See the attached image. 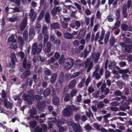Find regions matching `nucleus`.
Segmentation results:
<instances>
[{
	"instance_id": "obj_1",
	"label": "nucleus",
	"mask_w": 132,
	"mask_h": 132,
	"mask_svg": "<svg viewBox=\"0 0 132 132\" xmlns=\"http://www.w3.org/2000/svg\"><path fill=\"white\" fill-rule=\"evenodd\" d=\"M59 62L60 64H63L64 68L67 69L71 68L73 63V61L70 58L64 59L63 55H61V57L59 59Z\"/></svg>"
},
{
	"instance_id": "obj_2",
	"label": "nucleus",
	"mask_w": 132,
	"mask_h": 132,
	"mask_svg": "<svg viewBox=\"0 0 132 132\" xmlns=\"http://www.w3.org/2000/svg\"><path fill=\"white\" fill-rule=\"evenodd\" d=\"M68 126L69 127L71 126L75 132H81L82 130L81 127L79 124H76L72 120L70 119L66 122Z\"/></svg>"
},
{
	"instance_id": "obj_3",
	"label": "nucleus",
	"mask_w": 132,
	"mask_h": 132,
	"mask_svg": "<svg viewBox=\"0 0 132 132\" xmlns=\"http://www.w3.org/2000/svg\"><path fill=\"white\" fill-rule=\"evenodd\" d=\"M73 109L74 110H77L79 109V108H76L75 106H72L68 105L65 108L63 112L64 115L66 116H70L72 114Z\"/></svg>"
},
{
	"instance_id": "obj_4",
	"label": "nucleus",
	"mask_w": 132,
	"mask_h": 132,
	"mask_svg": "<svg viewBox=\"0 0 132 132\" xmlns=\"http://www.w3.org/2000/svg\"><path fill=\"white\" fill-rule=\"evenodd\" d=\"M32 91L30 90L28 92V93L29 95H26L24 94L22 96V98L25 101H27L28 102L29 104H32V102L34 101V97L32 96Z\"/></svg>"
},
{
	"instance_id": "obj_5",
	"label": "nucleus",
	"mask_w": 132,
	"mask_h": 132,
	"mask_svg": "<svg viewBox=\"0 0 132 132\" xmlns=\"http://www.w3.org/2000/svg\"><path fill=\"white\" fill-rule=\"evenodd\" d=\"M32 48V53L33 54L35 55L36 53L38 54L42 50V46L40 44L37 46V43H35L33 44Z\"/></svg>"
},
{
	"instance_id": "obj_6",
	"label": "nucleus",
	"mask_w": 132,
	"mask_h": 132,
	"mask_svg": "<svg viewBox=\"0 0 132 132\" xmlns=\"http://www.w3.org/2000/svg\"><path fill=\"white\" fill-rule=\"evenodd\" d=\"M31 65L29 64H25V60L24 61L23 63V67L24 68H25L28 70L26 71L24 73H23L21 75V77L22 78H24L29 76L30 74V72L28 70L30 68Z\"/></svg>"
},
{
	"instance_id": "obj_7",
	"label": "nucleus",
	"mask_w": 132,
	"mask_h": 132,
	"mask_svg": "<svg viewBox=\"0 0 132 132\" xmlns=\"http://www.w3.org/2000/svg\"><path fill=\"white\" fill-rule=\"evenodd\" d=\"M65 122L64 119H62L61 120H59L57 125L59 127H60L59 130V131L60 132H64V131L67 130V128L66 127H60V125L64 124Z\"/></svg>"
},
{
	"instance_id": "obj_8",
	"label": "nucleus",
	"mask_w": 132,
	"mask_h": 132,
	"mask_svg": "<svg viewBox=\"0 0 132 132\" xmlns=\"http://www.w3.org/2000/svg\"><path fill=\"white\" fill-rule=\"evenodd\" d=\"M11 61L12 63V64H10L9 65H7L8 67L10 66L12 68H13L15 67V63L17 61L16 59L15 56V54L13 53L12 52H11Z\"/></svg>"
},
{
	"instance_id": "obj_9",
	"label": "nucleus",
	"mask_w": 132,
	"mask_h": 132,
	"mask_svg": "<svg viewBox=\"0 0 132 132\" xmlns=\"http://www.w3.org/2000/svg\"><path fill=\"white\" fill-rule=\"evenodd\" d=\"M100 55L99 52L95 53L92 55V59L94 63H97L99 59Z\"/></svg>"
},
{
	"instance_id": "obj_10",
	"label": "nucleus",
	"mask_w": 132,
	"mask_h": 132,
	"mask_svg": "<svg viewBox=\"0 0 132 132\" xmlns=\"http://www.w3.org/2000/svg\"><path fill=\"white\" fill-rule=\"evenodd\" d=\"M90 58L87 59L85 63V67L87 68V71L88 72L89 71L93 66V62L90 61Z\"/></svg>"
},
{
	"instance_id": "obj_11",
	"label": "nucleus",
	"mask_w": 132,
	"mask_h": 132,
	"mask_svg": "<svg viewBox=\"0 0 132 132\" xmlns=\"http://www.w3.org/2000/svg\"><path fill=\"white\" fill-rule=\"evenodd\" d=\"M64 73L63 72H61L60 74L58 81L56 84V86L57 87L61 86L63 82V81Z\"/></svg>"
},
{
	"instance_id": "obj_12",
	"label": "nucleus",
	"mask_w": 132,
	"mask_h": 132,
	"mask_svg": "<svg viewBox=\"0 0 132 132\" xmlns=\"http://www.w3.org/2000/svg\"><path fill=\"white\" fill-rule=\"evenodd\" d=\"M37 14L34 12V10L32 9L30 10L29 16L31 18V21L33 22L36 19Z\"/></svg>"
},
{
	"instance_id": "obj_13",
	"label": "nucleus",
	"mask_w": 132,
	"mask_h": 132,
	"mask_svg": "<svg viewBox=\"0 0 132 132\" xmlns=\"http://www.w3.org/2000/svg\"><path fill=\"white\" fill-rule=\"evenodd\" d=\"M4 102V104L6 108L7 109H11L12 108L13 104L7 101V98H5V100H3Z\"/></svg>"
},
{
	"instance_id": "obj_14",
	"label": "nucleus",
	"mask_w": 132,
	"mask_h": 132,
	"mask_svg": "<svg viewBox=\"0 0 132 132\" xmlns=\"http://www.w3.org/2000/svg\"><path fill=\"white\" fill-rule=\"evenodd\" d=\"M45 102L43 101L42 102H38L37 103L38 109L40 110H42L45 106Z\"/></svg>"
},
{
	"instance_id": "obj_15",
	"label": "nucleus",
	"mask_w": 132,
	"mask_h": 132,
	"mask_svg": "<svg viewBox=\"0 0 132 132\" xmlns=\"http://www.w3.org/2000/svg\"><path fill=\"white\" fill-rule=\"evenodd\" d=\"M105 31L104 29H102L101 31V33L99 38V39L98 40V42L99 44L102 45L103 44V43L102 42H101L103 39L104 36L105 35Z\"/></svg>"
},
{
	"instance_id": "obj_16",
	"label": "nucleus",
	"mask_w": 132,
	"mask_h": 132,
	"mask_svg": "<svg viewBox=\"0 0 132 132\" xmlns=\"http://www.w3.org/2000/svg\"><path fill=\"white\" fill-rule=\"evenodd\" d=\"M27 21V18L25 17L23 20L20 26V28L21 30H23L25 28L26 26Z\"/></svg>"
},
{
	"instance_id": "obj_17",
	"label": "nucleus",
	"mask_w": 132,
	"mask_h": 132,
	"mask_svg": "<svg viewBox=\"0 0 132 132\" xmlns=\"http://www.w3.org/2000/svg\"><path fill=\"white\" fill-rule=\"evenodd\" d=\"M121 28L124 31L128 30L129 31H132V27L130 26L128 27L127 25L125 24H122L121 26Z\"/></svg>"
},
{
	"instance_id": "obj_18",
	"label": "nucleus",
	"mask_w": 132,
	"mask_h": 132,
	"mask_svg": "<svg viewBox=\"0 0 132 132\" xmlns=\"http://www.w3.org/2000/svg\"><path fill=\"white\" fill-rule=\"evenodd\" d=\"M53 102L54 105H58L59 102V100L58 97L56 96H53Z\"/></svg>"
},
{
	"instance_id": "obj_19",
	"label": "nucleus",
	"mask_w": 132,
	"mask_h": 132,
	"mask_svg": "<svg viewBox=\"0 0 132 132\" xmlns=\"http://www.w3.org/2000/svg\"><path fill=\"white\" fill-rule=\"evenodd\" d=\"M28 113H30V116L31 117H34V115L37 114V112L36 111V109L33 108L31 110H30L29 111Z\"/></svg>"
},
{
	"instance_id": "obj_20",
	"label": "nucleus",
	"mask_w": 132,
	"mask_h": 132,
	"mask_svg": "<svg viewBox=\"0 0 132 132\" xmlns=\"http://www.w3.org/2000/svg\"><path fill=\"white\" fill-rule=\"evenodd\" d=\"M51 45L50 42H48L46 44V47L45 49V51L47 52H49L51 50Z\"/></svg>"
},
{
	"instance_id": "obj_21",
	"label": "nucleus",
	"mask_w": 132,
	"mask_h": 132,
	"mask_svg": "<svg viewBox=\"0 0 132 132\" xmlns=\"http://www.w3.org/2000/svg\"><path fill=\"white\" fill-rule=\"evenodd\" d=\"M85 32V30L84 29L81 30L78 35V38H81L83 37L84 36Z\"/></svg>"
},
{
	"instance_id": "obj_22",
	"label": "nucleus",
	"mask_w": 132,
	"mask_h": 132,
	"mask_svg": "<svg viewBox=\"0 0 132 132\" xmlns=\"http://www.w3.org/2000/svg\"><path fill=\"white\" fill-rule=\"evenodd\" d=\"M16 41V39L15 38L14 36L13 35H12L10 36L9 37L8 39V41L9 43H15Z\"/></svg>"
},
{
	"instance_id": "obj_23",
	"label": "nucleus",
	"mask_w": 132,
	"mask_h": 132,
	"mask_svg": "<svg viewBox=\"0 0 132 132\" xmlns=\"http://www.w3.org/2000/svg\"><path fill=\"white\" fill-rule=\"evenodd\" d=\"M57 76V75L55 73H53L52 75L51 79V83H54L56 81Z\"/></svg>"
},
{
	"instance_id": "obj_24",
	"label": "nucleus",
	"mask_w": 132,
	"mask_h": 132,
	"mask_svg": "<svg viewBox=\"0 0 132 132\" xmlns=\"http://www.w3.org/2000/svg\"><path fill=\"white\" fill-rule=\"evenodd\" d=\"M50 16L48 12H46L45 15V20L46 22L49 23L50 20Z\"/></svg>"
},
{
	"instance_id": "obj_25",
	"label": "nucleus",
	"mask_w": 132,
	"mask_h": 132,
	"mask_svg": "<svg viewBox=\"0 0 132 132\" xmlns=\"http://www.w3.org/2000/svg\"><path fill=\"white\" fill-rule=\"evenodd\" d=\"M64 37L68 39H70L73 37V36L71 34L68 32H65L64 34Z\"/></svg>"
},
{
	"instance_id": "obj_26",
	"label": "nucleus",
	"mask_w": 132,
	"mask_h": 132,
	"mask_svg": "<svg viewBox=\"0 0 132 132\" xmlns=\"http://www.w3.org/2000/svg\"><path fill=\"white\" fill-rule=\"evenodd\" d=\"M132 46L130 45H127L126 47L125 50L127 52L130 53L131 52Z\"/></svg>"
},
{
	"instance_id": "obj_27",
	"label": "nucleus",
	"mask_w": 132,
	"mask_h": 132,
	"mask_svg": "<svg viewBox=\"0 0 132 132\" xmlns=\"http://www.w3.org/2000/svg\"><path fill=\"white\" fill-rule=\"evenodd\" d=\"M110 35L109 31H108L106 34L104 38V43L105 44H106L108 41L109 36Z\"/></svg>"
},
{
	"instance_id": "obj_28",
	"label": "nucleus",
	"mask_w": 132,
	"mask_h": 132,
	"mask_svg": "<svg viewBox=\"0 0 132 132\" xmlns=\"http://www.w3.org/2000/svg\"><path fill=\"white\" fill-rule=\"evenodd\" d=\"M51 120L52 121H49V127L48 128H50L51 127H52L51 123H52L53 122L56 123L57 121L56 119L52 118H51Z\"/></svg>"
},
{
	"instance_id": "obj_29",
	"label": "nucleus",
	"mask_w": 132,
	"mask_h": 132,
	"mask_svg": "<svg viewBox=\"0 0 132 132\" xmlns=\"http://www.w3.org/2000/svg\"><path fill=\"white\" fill-rule=\"evenodd\" d=\"M76 80L75 79H73L70 82L69 87L70 88H72L73 87L75 86L76 85Z\"/></svg>"
},
{
	"instance_id": "obj_30",
	"label": "nucleus",
	"mask_w": 132,
	"mask_h": 132,
	"mask_svg": "<svg viewBox=\"0 0 132 132\" xmlns=\"http://www.w3.org/2000/svg\"><path fill=\"white\" fill-rule=\"evenodd\" d=\"M35 32L32 29H30L29 31V36L31 38H32L35 36Z\"/></svg>"
},
{
	"instance_id": "obj_31",
	"label": "nucleus",
	"mask_w": 132,
	"mask_h": 132,
	"mask_svg": "<svg viewBox=\"0 0 132 132\" xmlns=\"http://www.w3.org/2000/svg\"><path fill=\"white\" fill-rule=\"evenodd\" d=\"M59 27V25L57 23H53L51 26V27L53 29H58Z\"/></svg>"
},
{
	"instance_id": "obj_32",
	"label": "nucleus",
	"mask_w": 132,
	"mask_h": 132,
	"mask_svg": "<svg viewBox=\"0 0 132 132\" xmlns=\"http://www.w3.org/2000/svg\"><path fill=\"white\" fill-rule=\"evenodd\" d=\"M93 76L94 77H95L96 79H98L100 78V76L98 73L97 70H96L93 72Z\"/></svg>"
},
{
	"instance_id": "obj_33",
	"label": "nucleus",
	"mask_w": 132,
	"mask_h": 132,
	"mask_svg": "<svg viewBox=\"0 0 132 132\" xmlns=\"http://www.w3.org/2000/svg\"><path fill=\"white\" fill-rule=\"evenodd\" d=\"M116 39L115 38L113 37H112L110 39V45L112 46L114 44Z\"/></svg>"
},
{
	"instance_id": "obj_34",
	"label": "nucleus",
	"mask_w": 132,
	"mask_h": 132,
	"mask_svg": "<svg viewBox=\"0 0 132 132\" xmlns=\"http://www.w3.org/2000/svg\"><path fill=\"white\" fill-rule=\"evenodd\" d=\"M84 48V46L80 45L79 47L78 48L76 49L75 50V52L77 53H79L80 52V51L82 50Z\"/></svg>"
},
{
	"instance_id": "obj_35",
	"label": "nucleus",
	"mask_w": 132,
	"mask_h": 132,
	"mask_svg": "<svg viewBox=\"0 0 132 132\" xmlns=\"http://www.w3.org/2000/svg\"><path fill=\"white\" fill-rule=\"evenodd\" d=\"M50 90L48 88H47L43 93L44 96H47L50 94Z\"/></svg>"
},
{
	"instance_id": "obj_36",
	"label": "nucleus",
	"mask_w": 132,
	"mask_h": 132,
	"mask_svg": "<svg viewBox=\"0 0 132 132\" xmlns=\"http://www.w3.org/2000/svg\"><path fill=\"white\" fill-rule=\"evenodd\" d=\"M44 73L46 75H50L52 74V72L50 69L46 68L45 70Z\"/></svg>"
},
{
	"instance_id": "obj_37",
	"label": "nucleus",
	"mask_w": 132,
	"mask_h": 132,
	"mask_svg": "<svg viewBox=\"0 0 132 132\" xmlns=\"http://www.w3.org/2000/svg\"><path fill=\"white\" fill-rule=\"evenodd\" d=\"M120 21H119L117 20L116 21L114 25V26L113 28V30L117 28L118 27H119L120 24Z\"/></svg>"
},
{
	"instance_id": "obj_38",
	"label": "nucleus",
	"mask_w": 132,
	"mask_h": 132,
	"mask_svg": "<svg viewBox=\"0 0 132 132\" xmlns=\"http://www.w3.org/2000/svg\"><path fill=\"white\" fill-rule=\"evenodd\" d=\"M43 33L44 34H48L47 28V27L45 26H44L43 28Z\"/></svg>"
},
{
	"instance_id": "obj_39",
	"label": "nucleus",
	"mask_w": 132,
	"mask_h": 132,
	"mask_svg": "<svg viewBox=\"0 0 132 132\" xmlns=\"http://www.w3.org/2000/svg\"><path fill=\"white\" fill-rule=\"evenodd\" d=\"M75 63L76 65V67L78 69L79 68L81 65V61L79 60H76L75 62Z\"/></svg>"
},
{
	"instance_id": "obj_40",
	"label": "nucleus",
	"mask_w": 132,
	"mask_h": 132,
	"mask_svg": "<svg viewBox=\"0 0 132 132\" xmlns=\"http://www.w3.org/2000/svg\"><path fill=\"white\" fill-rule=\"evenodd\" d=\"M44 14V12L43 11H41L40 12L39 15L37 19L38 20L40 21L43 18Z\"/></svg>"
},
{
	"instance_id": "obj_41",
	"label": "nucleus",
	"mask_w": 132,
	"mask_h": 132,
	"mask_svg": "<svg viewBox=\"0 0 132 132\" xmlns=\"http://www.w3.org/2000/svg\"><path fill=\"white\" fill-rule=\"evenodd\" d=\"M124 42L126 43H130L131 42V40L127 37H124L123 39Z\"/></svg>"
},
{
	"instance_id": "obj_42",
	"label": "nucleus",
	"mask_w": 132,
	"mask_h": 132,
	"mask_svg": "<svg viewBox=\"0 0 132 132\" xmlns=\"http://www.w3.org/2000/svg\"><path fill=\"white\" fill-rule=\"evenodd\" d=\"M80 72L79 71L74 73L71 76V77L72 78H74L78 76L80 74Z\"/></svg>"
},
{
	"instance_id": "obj_43",
	"label": "nucleus",
	"mask_w": 132,
	"mask_h": 132,
	"mask_svg": "<svg viewBox=\"0 0 132 132\" xmlns=\"http://www.w3.org/2000/svg\"><path fill=\"white\" fill-rule=\"evenodd\" d=\"M121 103L122 105L124 106L128 105L130 104V103L129 102L128 100H123L122 102Z\"/></svg>"
},
{
	"instance_id": "obj_44",
	"label": "nucleus",
	"mask_w": 132,
	"mask_h": 132,
	"mask_svg": "<svg viewBox=\"0 0 132 132\" xmlns=\"http://www.w3.org/2000/svg\"><path fill=\"white\" fill-rule=\"evenodd\" d=\"M116 64V63L114 61H113L112 62H110L109 65V67L110 68L112 69V68H114Z\"/></svg>"
},
{
	"instance_id": "obj_45",
	"label": "nucleus",
	"mask_w": 132,
	"mask_h": 132,
	"mask_svg": "<svg viewBox=\"0 0 132 132\" xmlns=\"http://www.w3.org/2000/svg\"><path fill=\"white\" fill-rule=\"evenodd\" d=\"M93 126L95 128H96L99 131L100 129V127H101V126L100 125L97 123H95L93 124Z\"/></svg>"
},
{
	"instance_id": "obj_46",
	"label": "nucleus",
	"mask_w": 132,
	"mask_h": 132,
	"mask_svg": "<svg viewBox=\"0 0 132 132\" xmlns=\"http://www.w3.org/2000/svg\"><path fill=\"white\" fill-rule=\"evenodd\" d=\"M119 72L120 73H126L129 72V70L128 69L125 70H119Z\"/></svg>"
},
{
	"instance_id": "obj_47",
	"label": "nucleus",
	"mask_w": 132,
	"mask_h": 132,
	"mask_svg": "<svg viewBox=\"0 0 132 132\" xmlns=\"http://www.w3.org/2000/svg\"><path fill=\"white\" fill-rule=\"evenodd\" d=\"M86 115L89 118H90V117H92L93 116V114L91 111L89 109L88 110V111L86 112Z\"/></svg>"
},
{
	"instance_id": "obj_48",
	"label": "nucleus",
	"mask_w": 132,
	"mask_h": 132,
	"mask_svg": "<svg viewBox=\"0 0 132 132\" xmlns=\"http://www.w3.org/2000/svg\"><path fill=\"white\" fill-rule=\"evenodd\" d=\"M6 93L5 92L4 90H3L2 91V96L3 99V100H5V98H7L6 97Z\"/></svg>"
},
{
	"instance_id": "obj_49",
	"label": "nucleus",
	"mask_w": 132,
	"mask_h": 132,
	"mask_svg": "<svg viewBox=\"0 0 132 132\" xmlns=\"http://www.w3.org/2000/svg\"><path fill=\"white\" fill-rule=\"evenodd\" d=\"M18 41L20 45H23L24 44V41L22 37L19 36L18 38Z\"/></svg>"
},
{
	"instance_id": "obj_50",
	"label": "nucleus",
	"mask_w": 132,
	"mask_h": 132,
	"mask_svg": "<svg viewBox=\"0 0 132 132\" xmlns=\"http://www.w3.org/2000/svg\"><path fill=\"white\" fill-rule=\"evenodd\" d=\"M48 39V34H46L44 36V42L45 44L47 41Z\"/></svg>"
},
{
	"instance_id": "obj_51",
	"label": "nucleus",
	"mask_w": 132,
	"mask_h": 132,
	"mask_svg": "<svg viewBox=\"0 0 132 132\" xmlns=\"http://www.w3.org/2000/svg\"><path fill=\"white\" fill-rule=\"evenodd\" d=\"M17 17L15 16L14 18H8L7 20L8 21H10L11 22H14L15 21V20H17Z\"/></svg>"
},
{
	"instance_id": "obj_52",
	"label": "nucleus",
	"mask_w": 132,
	"mask_h": 132,
	"mask_svg": "<svg viewBox=\"0 0 132 132\" xmlns=\"http://www.w3.org/2000/svg\"><path fill=\"white\" fill-rule=\"evenodd\" d=\"M88 90L89 93H90L94 91V89L92 86H90L89 87Z\"/></svg>"
},
{
	"instance_id": "obj_53",
	"label": "nucleus",
	"mask_w": 132,
	"mask_h": 132,
	"mask_svg": "<svg viewBox=\"0 0 132 132\" xmlns=\"http://www.w3.org/2000/svg\"><path fill=\"white\" fill-rule=\"evenodd\" d=\"M108 20L109 22H112L114 20V18L111 16L109 15L106 18Z\"/></svg>"
},
{
	"instance_id": "obj_54",
	"label": "nucleus",
	"mask_w": 132,
	"mask_h": 132,
	"mask_svg": "<svg viewBox=\"0 0 132 132\" xmlns=\"http://www.w3.org/2000/svg\"><path fill=\"white\" fill-rule=\"evenodd\" d=\"M70 96L69 94H66L64 98V100L65 102H68L70 99Z\"/></svg>"
},
{
	"instance_id": "obj_55",
	"label": "nucleus",
	"mask_w": 132,
	"mask_h": 132,
	"mask_svg": "<svg viewBox=\"0 0 132 132\" xmlns=\"http://www.w3.org/2000/svg\"><path fill=\"white\" fill-rule=\"evenodd\" d=\"M120 11L119 9L117 10L116 13V15L117 17V20H118L119 19L120 16Z\"/></svg>"
},
{
	"instance_id": "obj_56",
	"label": "nucleus",
	"mask_w": 132,
	"mask_h": 132,
	"mask_svg": "<svg viewBox=\"0 0 132 132\" xmlns=\"http://www.w3.org/2000/svg\"><path fill=\"white\" fill-rule=\"evenodd\" d=\"M23 36L24 37V39L27 40L28 36V32L27 31H24L23 33Z\"/></svg>"
},
{
	"instance_id": "obj_57",
	"label": "nucleus",
	"mask_w": 132,
	"mask_h": 132,
	"mask_svg": "<svg viewBox=\"0 0 132 132\" xmlns=\"http://www.w3.org/2000/svg\"><path fill=\"white\" fill-rule=\"evenodd\" d=\"M85 13L87 15H90L91 14V12L89 9H86L85 11Z\"/></svg>"
},
{
	"instance_id": "obj_58",
	"label": "nucleus",
	"mask_w": 132,
	"mask_h": 132,
	"mask_svg": "<svg viewBox=\"0 0 132 132\" xmlns=\"http://www.w3.org/2000/svg\"><path fill=\"white\" fill-rule=\"evenodd\" d=\"M100 34V32H97L96 33L95 37V42H96L99 39V37Z\"/></svg>"
},
{
	"instance_id": "obj_59",
	"label": "nucleus",
	"mask_w": 132,
	"mask_h": 132,
	"mask_svg": "<svg viewBox=\"0 0 132 132\" xmlns=\"http://www.w3.org/2000/svg\"><path fill=\"white\" fill-rule=\"evenodd\" d=\"M114 94L117 96H120L122 94V92L119 90H117L115 92Z\"/></svg>"
},
{
	"instance_id": "obj_60",
	"label": "nucleus",
	"mask_w": 132,
	"mask_h": 132,
	"mask_svg": "<svg viewBox=\"0 0 132 132\" xmlns=\"http://www.w3.org/2000/svg\"><path fill=\"white\" fill-rule=\"evenodd\" d=\"M36 122L35 121H32L30 123L31 127L33 128H34L36 126Z\"/></svg>"
},
{
	"instance_id": "obj_61",
	"label": "nucleus",
	"mask_w": 132,
	"mask_h": 132,
	"mask_svg": "<svg viewBox=\"0 0 132 132\" xmlns=\"http://www.w3.org/2000/svg\"><path fill=\"white\" fill-rule=\"evenodd\" d=\"M77 93V92L76 89H73L70 93L71 96H73L75 95Z\"/></svg>"
},
{
	"instance_id": "obj_62",
	"label": "nucleus",
	"mask_w": 132,
	"mask_h": 132,
	"mask_svg": "<svg viewBox=\"0 0 132 132\" xmlns=\"http://www.w3.org/2000/svg\"><path fill=\"white\" fill-rule=\"evenodd\" d=\"M11 9L13 10V11L12 12L13 13L20 12V10L18 7H16L14 8H11Z\"/></svg>"
},
{
	"instance_id": "obj_63",
	"label": "nucleus",
	"mask_w": 132,
	"mask_h": 132,
	"mask_svg": "<svg viewBox=\"0 0 132 132\" xmlns=\"http://www.w3.org/2000/svg\"><path fill=\"white\" fill-rule=\"evenodd\" d=\"M11 48L12 49H15L17 48V46L15 43H13V44L11 46Z\"/></svg>"
},
{
	"instance_id": "obj_64",
	"label": "nucleus",
	"mask_w": 132,
	"mask_h": 132,
	"mask_svg": "<svg viewBox=\"0 0 132 132\" xmlns=\"http://www.w3.org/2000/svg\"><path fill=\"white\" fill-rule=\"evenodd\" d=\"M35 132H42V130L39 127H36L35 129Z\"/></svg>"
}]
</instances>
